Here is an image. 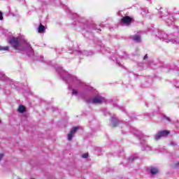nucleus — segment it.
<instances>
[{"mask_svg":"<svg viewBox=\"0 0 179 179\" xmlns=\"http://www.w3.org/2000/svg\"><path fill=\"white\" fill-rule=\"evenodd\" d=\"M8 43L15 51H17L21 54H24L26 52L28 57H33L34 55V50H33L30 43L27 41L21 39L20 37H12L8 41Z\"/></svg>","mask_w":179,"mask_h":179,"instance_id":"1","label":"nucleus"},{"mask_svg":"<svg viewBox=\"0 0 179 179\" xmlns=\"http://www.w3.org/2000/svg\"><path fill=\"white\" fill-rule=\"evenodd\" d=\"M157 37L159 38V40H162V41H165L166 43H171L176 45H179V38H174L171 36V35H167V34L160 32L159 34L157 35Z\"/></svg>","mask_w":179,"mask_h":179,"instance_id":"2","label":"nucleus"},{"mask_svg":"<svg viewBox=\"0 0 179 179\" xmlns=\"http://www.w3.org/2000/svg\"><path fill=\"white\" fill-rule=\"evenodd\" d=\"M57 71L59 72L60 76L64 80H66V82H68V80H71L73 82V83H80V80H78V78L71 76L69 73H68V72L65 71V70L62 69V68H59Z\"/></svg>","mask_w":179,"mask_h":179,"instance_id":"3","label":"nucleus"},{"mask_svg":"<svg viewBox=\"0 0 179 179\" xmlns=\"http://www.w3.org/2000/svg\"><path fill=\"white\" fill-rule=\"evenodd\" d=\"M104 101H106V99L100 94H96L94 98L87 99V103H90L91 104H101Z\"/></svg>","mask_w":179,"mask_h":179,"instance_id":"4","label":"nucleus"},{"mask_svg":"<svg viewBox=\"0 0 179 179\" xmlns=\"http://www.w3.org/2000/svg\"><path fill=\"white\" fill-rule=\"evenodd\" d=\"M169 134H170V131H166V130L159 131V132H158V134H157L155 136V141H159V139H160V138H164V136H167V135H169Z\"/></svg>","mask_w":179,"mask_h":179,"instance_id":"5","label":"nucleus"},{"mask_svg":"<svg viewBox=\"0 0 179 179\" xmlns=\"http://www.w3.org/2000/svg\"><path fill=\"white\" fill-rule=\"evenodd\" d=\"M122 23L124 24H129L132 22V18H131L129 16H124L123 18L121 20Z\"/></svg>","mask_w":179,"mask_h":179,"instance_id":"6","label":"nucleus"},{"mask_svg":"<svg viewBox=\"0 0 179 179\" xmlns=\"http://www.w3.org/2000/svg\"><path fill=\"white\" fill-rule=\"evenodd\" d=\"M150 171L152 174V176H156L159 171V168L156 166H151L150 169Z\"/></svg>","mask_w":179,"mask_h":179,"instance_id":"7","label":"nucleus"},{"mask_svg":"<svg viewBox=\"0 0 179 179\" xmlns=\"http://www.w3.org/2000/svg\"><path fill=\"white\" fill-rule=\"evenodd\" d=\"M110 125L112 127H117L118 125V119L113 117L110 120Z\"/></svg>","mask_w":179,"mask_h":179,"instance_id":"8","label":"nucleus"},{"mask_svg":"<svg viewBox=\"0 0 179 179\" xmlns=\"http://www.w3.org/2000/svg\"><path fill=\"white\" fill-rule=\"evenodd\" d=\"M37 30L38 33H44V31H45V27L41 24L38 27Z\"/></svg>","mask_w":179,"mask_h":179,"instance_id":"9","label":"nucleus"},{"mask_svg":"<svg viewBox=\"0 0 179 179\" xmlns=\"http://www.w3.org/2000/svg\"><path fill=\"white\" fill-rule=\"evenodd\" d=\"M133 40H134V41H136L137 43H139V41H141V35H134V36L133 37Z\"/></svg>","mask_w":179,"mask_h":179,"instance_id":"10","label":"nucleus"},{"mask_svg":"<svg viewBox=\"0 0 179 179\" xmlns=\"http://www.w3.org/2000/svg\"><path fill=\"white\" fill-rule=\"evenodd\" d=\"M26 110V108H24V107L23 106H20L18 109H17V111L18 113H24V110Z\"/></svg>","mask_w":179,"mask_h":179,"instance_id":"11","label":"nucleus"},{"mask_svg":"<svg viewBox=\"0 0 179 179\" xmlns=\"http://www.w3.org/2000/svg\"><path fill=\"white\" fill-rule=\"evenodd\" d=\"M78 129H79L78 127H73L70 131V133L73 134V135H75V134H76V131H78Z\"/></svg>","mask_w":179,"mask_h":179,"instance_id":"12","label":"nucleus"},{"mask_svg":"<svg viewBox=\"0 0 179 179\" xmlns=\"http://www.w3.org/2000/svg\"><path fill=\"white\" fill-rule=\"evenodd\" d=\"M9 48L8 46H0V51H8Z\"/></svg>","mask_w":179,"mask_h":179,"instance_id":"13","label":"nucleus"},{"mask_svg":"<svg viewBox=\"0 0 179 179\" xmlns=\"http://www.w3.org/2000/svg\"><path fill=\"white\" fill-rule=\"evenodd\" d=\"M73 134H72V133H69V134H68V136H67V139H68V141H72V138H73Z\"/></svg>","mask_w":179,"mask_h":179,"instance_id":"14","label":"nucleus"},{"mask_svg":"<svg viewBox=\"0 0 179 179\" xmlns=\"http://www.w3.org/2000/svg\"><path fill=\"white\" fill-rule=\"evenodd\" d=\"M72 93H73V96H79V92H78L76 90H73Z\"/></svg>","mask_w":179,"mask_h":179,"instance_id":"15","label":"nucleus"},{"mask_svg":"<svg viewBox=\"0 0 179 179\" xmlns=\"http://www.w3.org/2000/svg\"><path fill=\"white\" fill-rule=\"evenodd\" d=\"M82 157L83 159H87V157H89V154H87V153L83 154Z\"/></svg>","mask_w":179,"mask_h":179,"instance_id":"16","label":"nucleus"},{"mask_svg":"<svg viewBox=\"0 0 179 179\" xmlns=\"http://www.w3.org/2000/svg\"><path fill=\"white\" fill-rule=\"evenodd\" d=\"M167 24H173V20H169L166 21Z\"/></svg>","mask_w":179,"mask_h":179,"instance_id":"17","label":"nucleus"},{"mask_svg":"<svg viewBox=\"0 0 179 179\" xmlns=\"http://www.w3.org/2000/svg\"><path fill=\"white\" fill-rule=\"evenodd\" d=\"M0 20H3V15L2 14V12L0 11Z\"/></svg>","mask_w":179,"mask_h":179,"instance_id":"18","label":"nucleus"},{"mask_svg":"<svg viewBox=\"0 0 179 179\" xmlns=\"http://www.w3.org/2000/svg\"><path fill=\"white\" fill-rule=\"evenodd\" d=\"M175 169H179V162L175 164Z\"/></svg>","mask_w":179,"mask_h":179,"instance_id":"19","label":"nucleus"},{"mask_svg":"<svg viewBox=\"0 0 179 179\" xmlns=\"http://www.w3.org/2000/svg\"><path fill=\"white\" fill-rule=\"evenodd\" d=\"M1 159H3V154L0 153V162Z\"/></svg>","mask_w":179,"mask_h":179,"instance_id":"20","label":"nucleus"},{"mask_svg":"<svg viewBox=\"0 0 179 179\" xmlns=\"http://www.w3.org/2000/svg\"><path fill=\"white\" fill-rule=\"evenodd\" d=\"M164 13V11H159V15H163Z\"/></svg>","mask_w":179,"mask_h":179,"instance_id":"21","label":"nucleus"},{"mask_svg":"<svg viewBox=\"0 0 179 179\" xmlns=\"http://www.w3.org/2000/svg\"><path fill=\"white\" fill-rule=\"evenodd\" d=\"M148 58V55H145L143 57V59H146Z\"/></svg>","mask_w":179,"mask_h":179,"instance_id":"22","label":"nucleus"},{"mask_svg":"<svg viewBox=\"0 0 179 179\" xmlns=\"http://www.w3.org/2000/svg\"><path fill=\"white\" fill-rule=\"evenodd\" d=\"M142 13L143 16H145V14L143 13Z\"/></svg>","mask_w":179,"mask_h":179,"instance_id":"23","label":"nucleus"},{"mask_svg":"<svg viewBox=\"0 0 179 179\" xmlns=\"http://www.w3.org/2000/svg\"><path fill=\"white\" fill-rule=\"evenodd\" d=\"M171 145H174V143H171Z\"/></svg>","mask_w":179,"mask_h":179,"instance_id":"24","label":"nucleus"},{"mask_svg":"<svg viewBox=\"0 0 179 179\" xmlns=\"http://www.w3.org/2000/svg\"><path fill=\"white\" fill-rule=\"evenodd\" d=\"M164 15H162V17H162V18H163V17H164Z\"/></svg>","mask_w":179,"mask_h":179,"instance_id":"25","label":"nucleus"},{"mask_svg":"<svg viewBox=\"0 0 179 179\" xmlns=\"http://www.w3.org/2000/svg\"><path fill=\"white\" fill-rule=\"evenodd\" d=\"M131 160H135V159H132Z\"/></svg>","mask_w":179,"mask_h":179,"instance_id":"26","label":"nucleus"},{"mask_svg":"<svg viewBox=\"0 0 179 179\" xmlns=\"http://www.w3.org/2000/svg\"><path fill=\"white\" fill-rule=\"evenodd\" d=\"M0 124H1V120H0Z\"/></svg>","mask_w":179,"mask_h":179,"instance_id":"27","label":"nucleus"}]
</instances>
